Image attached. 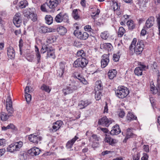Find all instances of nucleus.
<instances>
[{
	"instance_id": "3c124183",
	"label": "nucleus",
	"mask_w": 160,
	"mask_h": 160,
	"mask_svg": "<svg viewBox=\"0 0 160 160\" xmlns=\"http://www.w3.org/2000/svg\"><path fill=\"white\" fill-rule=\"evenodd\" d=\"M95 98L97 100H99L101 97V93L100 91H96L95 92Z\"/></svg>"
},
{
	"instance_id": "4c0bfd02",
	"label": "nucleus",
	"mask_w": 160,
	"mask_h": 160,
	"mask_svg": "<svg viewBox=\"0 0 160 160\" xmlns=\"http://www.w3.org/2000/svg\"><path fill=\"white\" fill-rule=\"evenodd\" d=\"M102 86L100 81L97 82L95 88V91H100L102 89Z\"/></svg>"
},
{
	"instance_id": "ea45409f",
	"label": "nucleus",
	"mask_w": 160,
	"mask_h": 160,
	"mask_svg": "<svg viewBox=\"0 0 160 160\" xmlns=\"http://www.w3.org/2000/svg\"><path fill=\"white\" fill-rule=\"evenodd\" d=\"M151 91L153 94H156L158 92V89H159V87L158 86V88L155 87V86L153 83H151Z\"/></svg>"
},
{
	"instance_id": "4be33fe9",
	"label": "nucleus",
	"mask_w": 160,
	"mask_h": 160,
	"mask_svg": "<svg viewBox=\"0 0 160 160\" xmlns=\"http://www.w3.org/2000/svg\"><path fill=\"white\" fill-rule=\"evenodd\" d=\"M62 124V121H57L52 126V132H54L60 128Z\"/></svg>"
},
{
	"instance_id": "dca6fc26",
	"label": "nucleus",
	"mask_w": 160,
	"mask_h": 160,
	"mask_svg": "<svg viewBox=\"0 0 160 160\" xmlns=\"http://www.w3.org/2000/svg\"><path fill=\"white\" fill-rule=\"evenodd\" d=\"M65 69V65L63 63L61 62L59 64V68L57 70L58 75L61 77L63 74Z\"/></svg>"
},
{
	"instance_id": "6ab92c4d",
	"label": "nucleus",
	"mask_w": 160,
	"mask_h": 160,
	"mask_svg": "<svg viewBox=\"0 0 160 160\" xmlns=\"http://www.w3.org/2000/svg\"><path fill=\"white\" fill-rule=\"evenodd\" d=\"M121 132V130L118 125H116L112 128V130L110 132L111 135H118Z\"/></svg>"
},
{
	"instance_id": "a878e982",
	"label": "nucleus",
	"mask_w": 160,
	"mask_h": 160,
	"mask_svg": "<svg viewBox=\"0 0 160 160\" xmlns=\"http://www.w3.org/2000/svg\"><path fill=\"white\" fill-rule=\"evenodd\" d=\"M91 103V102L88 100L81 101L79 104V106L80 108H83L87 107Z\"/></svg>"
},
{
	"instance_id": "aec40b11",
	"label": "nucleus",
	"mask_w": 160,
	"mask_h": 160,
	"mask_svg": "<svg viewBox=\"0 0 160 160\" xmlns=\"http://www.w3.org/2000/svg\"><path fill=\"white\" fill-rule=\"evenodd\" d=\"M100 139L99 137L95 134H93L92 135L91 137L89 139L90 142L95 143V145L96 144L98 145V143L97 142Z\"/></svg>"
},
{
	"instance_id": "79ce46f5",
	"label": "nucleus",
	"mask_w": 160,
	"mask_h": 160,
	"mask_svg": "<svg viewBox=\"0 0 160 160\" xmlns=\"http://www.w3.org/2000/svg\"><path fill=\"white\" fill-rule=\"evenodd\" d=\"M14 144L17 151H19L20 149L22 148L23 144L22 142L21 141L16 142Z\"/></svg>"
},
{
	"instance_id": "13d9d810",
	"label": "nucleus",
	"mask_w": 160,
	"mask_h": 160,
	"mask_svg": "<svg viewBox=\"0 0 160 160\" xmlns=\"http://www.w3.org/2000/svg\"><path fill=\"white\" fill-rule=\"evenodd\" d=\"M120 56L118 54H114L113 55V58L115 62H117L119 60Z\"/></svg>"
},
{
	"instance_id": "864d4df0",
	"label": "nucleus",
	"mask_w": 160,
	"mask_h": 160,
	"mask_svg": "<svg viewBox=\"0 0 160 160\" xmlns=\"http://www.w3.org/2000/svg\"><path fill=\"white\" fill-rule=\"evenodd\" d=\"M8 96L7 97L6 101V105H12V102L11 97L10 96V93H8Z\"/></svg>"
},
{
	"instance_id": "5701e85b",
	"label": "nucleus",
	"mask_w": 160,
	"mask_h": 160,
	"mask_svg": "<svg viewBox=\"0 0 160 160\" xmlns=\"http://www.w3.org/2000/svg\"><path fill=\"white\" fill-rule=\"evenodd\" d=\"M38 31L41 33H45L51 31L50 28H48L44 26H41L38 28Z\"/></svg>"
},
{
	"instance_id": "a19ab883",
	"label": "nucleus",
	"mask_w": 160,
	"mask_h": 160,
	"mask_svg": "<svg viewBox=\"0 0 160 160\" xmlns=\"http://www.w3.org/2000/svg\"><path fill=\"white\" fill-rule=\"evenodd\" d=\"M127 118L128 120H136L137 117L135 116L132 112H128L127 115Z\"/></svg>"
},
{
	"instance_id": "a18cd8bd",
	"label": "nucleus",
	"mask_w": 160,
	"mask_h": 160,
	"mask_svg": "<svg viewBox=\"0 0 160 160\" xmlns=\"http://www.w3.org/2000/svg\"><path fill=\"white\" fill-rule=\"evenodd\" d=\"M41 89L45 92L49 93L51 89V88H50L49 86H48L44 84H43L41 87Z\"/></svg>"
},
{
	"instance_id": "423d86ee",
	"label": "nucleus",
	"mask_w": 160,
	"mask_h": 160,
	"mask_svg": "<svg viewBox=\"0 0 160 160\" xmlns=\"http://www.w3.org/2000/svg\"><path fill=\"white\" fill-rule=\"evenodd\" d=\"M24 16L28 18H30L33 21L35 22L37 20V16L36 14L31 11L30 8L25 9L23 11Z\"/></svg>"
},
{
	"instance_id": "20e7f679",
	"label": "nucleus",
	"mask_w": 160,
	"mask_h": 160,
	"mask_svg": "<svg viewBox=\"0 0 160 160\" xmlns=\"http://www.w3.org/2000/svg\"><path fill=\"white\" fill-rule=\"evenodd\" d=\"M88 63V61L86 58H78L73 64L75 68L80 67L82 68L85 67Z\"/></svg>"
},
{
	"instance_id": "cd10ccee",
	"label": "nucleus",
	"mask_w": 160,
	"mask_h": 160,
	"mask_svg": "<svg viewBox=\"0 0 160 160\" xmlns=\"http://www.w3.org/2000/svg\"><path fill=\"white\" fill-rule=\"evenodd\" d=\"M57 30L59 34L62 35H64L67 32V29L63 26L58 28Z\"/></svg>"
},
{
	"instance_id": "052dcab7",
	"label": "nucleus",
	"mask_w": 160,
	"mask_h": 160,
	"mask_svg": "<svg viewBox=\"0 0 160 160\" xmlns=\"http://www.w3.org/2000/svg\"><path fill=\"white\" fill-rule=\"evenodd\" d=\"M34 57L33 55L30 54L27 56V59L28 61L30 62H32L34 59Z\"/></svg>"
},
{
	"instance_id": "c85d7f7f",
	"label": "nucleus",
	"mask_w": 160,
	"mask_h": 160,
	"mask_svg": "<svg viewBox=\"0 0 160 160\" xmlns=\"http://www.w3.org/2000/svg\"><path fill=\"white\" fill-rule=\"evenodd\" d=\"M50 57L52 58H55L54 50L52 47L47 52V58Z\"/></svg>"
},
{
	"instance_id": "37998d69",
	"label": "nucleus",
	"mask_w": 160,
	"mask_h": 160,
	"mask_svg": "<svg viewBox=\"0 0 160 160\" xmlns=\"http://www.w3.org/2000/svg\"><path fill=\"white\" fill-rule=\"evenodd\" d=\"M6 108L9 114L12 115L14 112L12 105H6Z\"/></svg>"
},
{
	"instance_id": "680f3d73",
	"label": "nucleus",
	"mask_w": 160,
	"mask_h": 160,
	"mask_svg": "<svg viewBox=\"0 0 160 160\" xmlns=\"http://www.w3.org/2000/svg\"><path fill=\"white\" fill-rule=\"evenodd\" d=\"M98 129L99 130H101L103 132L106 133V134L108 133H108L109 131L108 130V129L106 128L99 127V128H98Z\"/></svg>"
},
{
	"instance_id": "4468645a",
	"label": "nucleus",
	"mask_w": 160,
	"mask_h": 160,
	"mask_svg": "<svg viewBox=\"0 0 160 160\" xmlns=\"http://www.w3.org/2000/svg\"><path fill=\"white\" fill-rule=\"evenodd\" d=\"M40 150L39 148L34 147L28 150V153L32 156L38 155L40 153Z\"/></svg>"
},
{
	"instance_id": "c756f323",
	"label": "nucleus",
	"mask_w": 160,
	"mask_h": 160,
	"mask_svg": "<svg viewBox=\"0 0 160 160\" xmlns=\"http://www.w3.org/2000/svg\"><path fill=\"white\" fill-rule=\"evenodd\" d=\"M7 151L11 152H14L17 151L14 143L10 145L7 148Z\"/></svg>"
},
{
	"instance_id": "bb28decb",
	"label": "nucleus",
	"mask_w": 160,
	"mask_h": 160,
	"mask_svg": "<svg viewBox=\"0 0 160 160\" xmlns=\"http://www.w3.org/2000/svg\"><path fill=\"white\" fill-rule=\"evenodd\" d=\"M117 73V72L116 70H110L108 73V76L109 78L111 79H112L115 77Z\"/></svg>"
},
{
	"instance_id": "9b49d317",
	"label": "nucleus",
	"mask_w": 160,
	"mask_h": 160,
	"mask_svg": "<svg viewBox=\"0 0 160 160\" xmlns=\"http://www.w3.org/2000/svg\"><path fill=\"white\" fill-rule=\"evenodd\" d=\"M101 61V65L102 68H104L108 64L109 62V55L108 54H104L102 56Z\"/></svg>"
},
{
	"instance_id": "4d7b16f0",
	"label": "nucleus",
	"mask_w": 160,
	"mask_h": 160,
	"mask_svg": "<svg viewBox=\"0 0 160 160\" xmlns=\"http://www.w3.org/2000/svg\"><path fill=\"white\" fill-rule=\"evenodd\" d=\"M55 39L52 37H50L48 38L47 40V42L48 43H53L55 41Z\"/></svg>"
},
{
	"instance_id": "c9c22d12",
	"label": "nucleus",
	"mask_w": 160,
	"mask_h": 160,
	"mask_svg": "<svg viewBox=\"0 0 160 160\" xmlns=\"http://www.w3.org/2000/svg\"><path fill=\"white\" fill-rule=\"evenodd\" d=\"M46 23L48 25H50L53 22L52 17L50 15H47L45 18Z\"/></svg>"
},
{
	"instance_id": "7c9ffc66",
	"label": "nucleus",
	"mask_w": 160,
	"mask_h": 160,
	"mask_svg": "<svg viewBox=\"0 0 160 160\" xmlns=\"http://www.w3.org/2000/svg\"><path fill=\"white\" fill-rule=\"evenodd\" d=\"M76 57L78 58H86V53L82 50L78 51L77 52Z\"/></svg>"
},
{
	"instance_id": "8fccbe9b",
	"label": "nucleus",
	"mask_w": 160,
	"mask_h": 160,
	"mask_svg": "<svg viewBox=\"0 0 160 160\" xmlns=\"http://www.w3.org/2000/svg\"><path fill=\"white\" fill-rule=\"evenodd\" d=\"M125 32V30L122 27H120L119 28L118 32V35L121 37L122 36Z\"/></svg>"
},
{
	"instance_id": "6e6552de",
	"label": "nucleus",
	"mask_w": 160,
	"mask_h": 160,
	"mask_svg": "<svg viewBox=\"0 0 160 160\" xmlns=\"http://www.w3.org/2000/svg\"><path fill=\"white\" fill-rule=\"evenodd\" d=\"M34 134H31L29 136V141L33 142L35 144H37L42 139L41 137Z\"/></svg>"
},
{
	"instance_id": "6e6d98bb",
	"label": "nucleus",
	"mask_w": 160,
	"mask_h": 160,
	"mask_svg": "<svg viewBox=\"0 0 160 160\" xmlns=\"http://www.w3.org/2000/svg\"><path fill=\"white\" fill-rule=\"evenodd\" d=\"M25 96L27 102L29 103L31 100V95L29 94H25Z\"/></svg>"
},
{
	"instance_id": "0e129e2a",
	"label": "nucleus",
	"mask_w": 160,
	"mask_h": 160,
	"mask_svg": "<svg viewBox=\"0 0 160 160\" xmlns=\"http://www.w3.org/2000/svg\"><path fill=\"white\" fill-rule=\"evenodd\" d=\"M157 21L159 32V34L160 36V18L159 17L157 18Z\"/></svg>"
},
{
	"instance_id": "603ef678",
	"label": "nucleus",
	"mask_w": 160,
	"mask_h": 160,
	"mask_svg": "<svg viewBox=\"0 0 160 160\" xmlns=\"http://www.w3.org/2000/svg\"><path fill=\"white\" fill-rule=\"evenodd\" d=\"M135 135L131 131V130L128 129L127 130L126 136L130 138H132Z\"/></svg>"
},
{
	"instance_id": "72a5a7b5",
	"label": "nucleus",
	"mask_w": 160,
	"mask_h": 160,
	"mask_svg": "<svg viewBox=\"0 0 160 160\" xmlns=\"http://www.w3.org/2000/svg\"><path fill=\"white\" fill-rule=\"evenodd\" d=\"M51 47L49 46L48 45H43L42 46L41 52L42 53H44L46 52H47Z\"/></svg>"
},
{
	"instance_id": "ddd939ff",
	"label": "nucleus",
	"mask_w": 160,
	"mask_h": 160,
	"mask_svg": "<svg viewBox=\"0 0 160 160\" xmlns=\"http://www.w3.org/2000/svg\"><path fill=\"white\" fill-rule=\"evenodd\" d=\"M105 136L104 141L105 142L108 143L109 144L113 145L117 142V140L111 138L109 135L105 134Z\"/></svg>"
},
{
	"instance_id": "39448f33",
	"label": "nucleus",
	"mask_w": 160,
	"mask_h": 160,
	"mask_svg": "<svg viewBox=\"0 0 160 160\" xmlns=\"http://www.w3.org/2000/svg\"><path fill=\"white\" fill-rule=\"evenodd\" d=\"M78 82H75L74 83H72L69 85L65 88L63 89V92L65 95L69 94L72 93L75 90H77L79 87L77 85Z\"/></svg>"
},
{
	"instance_id": "393cba45",
	"label": "nucleus",
	"mask_w": 160,
	"mask_h": 160,
	"mask_svg": "<svg viewBox=\"0 0 160 160\" xmlns=\"http://www.w3.org/2000/svg\"><path fill=\"white\" fill-rule=\"evenodd\" d=\"M112 47V46L110 43H103L100 45V48L101 49H105L109 50L111 49Z\"/></svg>"
},
{
	"instance_id": "c03bdc74",
	"label": "nucleus",
	"mask_w": 160,
	"mask_h": 160,
	"mask_svg": "<svg viewBox=\"0 0 160 160\" xmlns=\"http://www.w3.org/2000/svg\"><path fill=\"white\" fill-rule=\"evenodd\" d=\"M19 157L21 160H26L27 158L26 152L24 151L21 152Z\"/></svg>"
},
{
	"instance_id": "5fc2aeb1",
	"label": "nucleus",
	"mask_w": 160,
	"mask_h": 160,
	"mask_svg": "<svg viewBox=\"0 0 160 160\" xmlns=\"http://www.w3.org/2000/svg\"><path fill=\"white\" fill-rule=\"evenodd\" d=\"M48 8L47 7L46 5V2L45 3L43 4L41 7V9L42 11L43 12H46L47 11V9Z\"/></svg>"
},
{
	"instance_id": "1a4fd4ad",
	"label": "nucleus",
	"mask_w": 160,
	"mask_h": 160,
	"mask_svg": "<svg viewBox=\"0 0 160 160\" xmlns=\"http://www.w3.org/2000/svg\"><path fill=\"white\" fill-rule=\"evenodd\" d=\"M13 22L17 27H19L20 26V23L22 22V18L20 13H17L14 16Z\"/></svg>"
},
{
	"instance_id": "58836bf2",
	"label": "nucleus",
	"mask_w": 160,
	"mask_h": 160,
	"mask_svg": "<svg viewBox=\"0 0 160 160\" xmlns=\"http://www.w3.org/2000/svg\"><path fill=\"white\" fill-rule=\"evenodd\" d=\"M127 24L128 26L129 29L132 30L135 28V25L133 23V21L132 20H128L127 21Z\"/></svg>"
},
{
	"instance_id": "b1692460",
	"label": "nucleus",
	"mask_w": 160,
	"mask_h": 160,
	"mask_svg": "<svg viewBox=\"0 0 160 160\" xmlns=\"http://www.w3.org/2000/svg\"><path fill=\"white\" fill-rule=\"evenodd\" d=\"M35 52L36 56L37 59V63H39L41 62V55L39 51V49L36 46H35Z\"/></svg>"
},
{
	"instance_id": "49530a36",
	"label": "nucleus",
	"mask_w": 160,
	"mask_h": 160,
	"mask_svg": "<svg viewBox=\"0 0 160 160\" xmlns=\"http://www.w3.org/2000/svg\"><path fill=\"white\" fill-rule=\"evenodd\" d=\"M72 16L73 18L75 20H77L79 18V16L78 15L77 9H75L73 11L72 13Z\"/></svg>"
},
{
	"instance_id": "7ed1b4c3",
	"label": "nucleus",
	"mask_w": 160,
	"mask_h": 160,
	"mask_svg": "<svg viewBox=\"0 0 160 160\" xmlns=\"http://www.w3.org/2000/svg\"><path fill=\"white\" fill-rule=\"evenodd\" d=\"M55 20L58 23L63 22L68 23L69 22L67 14L63 12H61L57 14L55 18Z\"/></svg>"
},
{
	"instance_id": "2eb2a0df",
	"label": "nucleus",
	"mask_w": 160,
	"mask_h": 160,
	"mask_svg": "<svg viewBox=\"0 0 160 160\" xmlns=\"http://www.w3.org/2000/svg\"><path fill=\"white\" fill-rule=\"evenodd\" d=\"M146 66L144 65H141L140 66L136 68L134 70V73L136 75L138 76L142 75V71L144 70Z\"/></svg>"
},
{
	"instance_id": "69168bd1",
	"label": "nucleus",
	"mask_w": 160,
	"mask_h": 160,
	"mask_svg": "<svg viewBox=\"0 0 160 160\" xmlns=\"http://www.w3.org/2000/svg\"><path fill=\"white\" fill-rule=\"evenodd\" d=\"M148 156L146 153H144L143 154V156L141 158L142 160H148Z\"/></svg>"
},
{
	"instance_id": "a211bd4d",
	"label": "nucleus",
	"mask_w": 160,
	"mask_h": 160,
	"mask_svg": "<svg viewBox=\"0 0 160 160\" xmlns=\"http://www.w3.org/2000/svg\"><path fill=\"white\" fill-rule=\"evenodd\" d=\"M7 55L10 58L13 59L15 56V52L14 48L12 47H9L7 49Z\"/></svg>"
},
{
	"instance_id": "9d476101",
	"label": "nucleus",
	"mask_w": 160,
	"mask_h": 160,
	"mask_svg": "<svg viewBox=\"0 0 160 160\" xmlns=\"http://www.w3.org/2000/svg\"><path fill=\"white\" fill-rule=\"evenodd\" d=\"M46 2L47 6L50 9L55 8L59 4L58 0H47Z\"/></svg>"
},
{
	"instance_id": "de8ad7c7",
	"label": "nucleus",
	"mask_w": 160,
	"mask_h": 160,
	"mask_svg": "<svg viewBox=\"0 0 160 160\" xmlns=\"http://www.w3.org/2000/svg\"><path fill=\"white\" fill-rule=\"evenodd\" d=\"M109 36V34L107 31H104L102 32L101 34V38L104 39L106 40Z\"/></svg>"
},
{
	"instance_id": "09e8293b",
	"label": "nucleus",
	"mask_w": 160,
	"mask_h": 160,
	"mask_svg": "<svg viewBox=\"0 0 160 160\" xmlns=\"http://www.w3.org/2000/svg\"><path fill=\"white\" fill-rule=\"evenodd\" d=\"M28 5V2L26 0L21 1L19 3V7L21 8H25Z\"/></svg>"
},
{
	"instance_id": "f704fd0d",
	"label": "nucleus",
	"mask_w": 160,
	"mask_h": 160,
	"mask_svg": "<svg viewBox=\"0 0 160 160\" xmlns=\"http://www.w3.org/2000/svg\"><path fill=\"white\" fill-rule=\"evenodd\" d=\"M94 9L95 11H96V12H94L92 13V14L91 16L94 19H95L94 17L97 16V15H98L100 12V10L99 9H97L95 8L94 7L91 8H90V10L91 11H92V9Z\"/></svg>"
},
{
	"instance_id": "f3484780",
	"label": "nucleus",
	"mask_w": 160,
	"mask_h": 160,
	"mask_svg": "<svg viewBox=\"0 0 160 160\" xmlns=\"http://www.w3.org/2000/svg\"><path fill=\"white\" fill-rule=\"evenodd\" d=\"M65 69V65L63 63L61 62L59 64V68L57 70L58 75L61 77L63 74Z\"/></svg>"
},
{
	"instance_id": "f03ea898",
	"label": "nucleus",
	"mask_w": 160,
	"mask_h": 160,
	"mask_svg": "<svg viewBox=\"0 0 160 160\" xmlns=\"http://www.w3.org/2000/svg\"><path fill=\"white\" fill-rule=\"evenodd\" d=\"M115 94L118 98H123L129 94V91L126 87L123 86H119L115 91Z\"/></svg>"
},
{
	"instance_id": "bf43d9fd",
	"label": "nucleus",
	"mask_w": 160,
	"mask_h": 160,
	"mask_svg": "<svg viewBox=\"0 0 160 160\" xmlns=\"http://www.w3.org/2000/svg\"><path fill=\"white\" fill-rule=\"evenodd\" d=\"M84 29L86 31L92 32L93 31V30L92 29L91 26L89 25H86L84 27Z\"/></svg>"
},
{
	"instance_id": "774afa93",
	"label": "nucleus",
	"mask_w": 160,
	"mask_h": 160,
	"mask_svg": "<svg viewBox=\"0 0 160 160\" xmlns=\"http://www.w3.org/2000/svg\"><path fill=\"white\" fill-rule=\"evenodd\" d=\"M140 155L139 154H137V155H135L133 157V160H139L140 158Z\"/></svg>"
},
{
	"instance_id": "e2e57ef3",
	"label": "nucleus",
	"mask_w": 160,
	"mask_h": 160,
	"mask_svg": "<svg viewBox=\"0 0 160 160\" xmlns=\"http://www.w3.org/2000/svg\"><path fill=\"white\" fill-rule=\"evenodd\" d=\"M112 2L113 4V9L114 10H116L118 9V3L116 2V1H112Z\"/></svg>"
},
{
	"instance_id": "f257e3e1",
	"label": "nucleus",
	"mask_w": 160,
	"mask_h": 160,
	"mask_svg": "<svg viewBox=\"0 0 160 160\" xmlns=\"http://www.w3.org/2000/svg\"><path fill=\"white\" fill-rule=\"evenodd\" d=\"M137 39L134 38L129 47L130 51H134L137 55H139L142 52L144 47V42L142 40H138L136 43Z\"/></svg>"
},
{
	"instance_id": "0eeeda50",
	"label": "nucleus",
	"mask_w": 160,
	"mask_h": 160,
	"mask_svg": "<svg viewBox=\"0 0 160 160\" xmlns=\"http://www.w3.org/2000/svg\"><path fill=\"white\" fill-rule=\"evenodd\" d=\"M74 34L78 38L83 40H86L89 36L87 32H81L78 30H75L74 32Z\"/></svg>"
},
{
	"instance_id": "e433bc0d",
	"label": "nucleus",
	"mask_w": 160,
	"mask_h": 160,
	"mask_svg": "<svg viewBox=\"0 0 160 160\" xmlns=\"http://www.w3.org/2000/svg\"><path fill=\"white\" fill-rule=\"evenodd\" d=\"M77 79L83 84L87 85L88 83L87 80L80 74H78L77 76H76Z\"/></svg>"
},
{
	"instance_id": "f8f14e48",
	"label": "nucleus",
	"mask_w": 160,
	"mask_h": 160,
	"mask_svg": "<svg viewBox=\"0 0 160 160\" xmlns=\"http://www.w3.org/2000/svg\"><path fill=\"white\" fill-rule=\"evenodd\" d=\"M154 18L152 16L150 17L147 20L145 26L144 27L145 29H147L151 28L154 24Z\"/></svg>"
},
{
	"instance_id": "412c9836",
	"label": "nucleus",
	"mask_w": 160,
	"mask_h": 160,
	"mask_svg": "<svg viewBox=\"0 0 160 160\" xmlns=\"http://www.w3.org/2000/svg\"><path fill=\"white\" fill-rule=\"evenodd\" d=\"M78 138L77 136L72 139L71 140L69 141L66 144V147L70 149L72 147V145L75 142Z\"/></svg>"
},
{
	"instance_id": "338daca9",
	"label": "nucleus",
	"mask_w": 160,
	"mask_h": 160,
	"mask_svg": "<svg viewBox=\"0 0 160 160\" xmlns=\"http://www.w3.org/2000/svg\"><path fill=\"white\" fill-rule=\"evenodd\" d=\"M124 112L122 110H121L119 112V116L121 118H123L124 116Z\"/></svg>"
},
{
	"instance_id": "473e14b6",
	"label": "nucleus",
	"mask_w": 160,
	"mask_h": 160,
	"mask_svg": "<svg viewBox=\"0 0 160 160\" xmlns=\"http://www.w3.org/2000/svg\"><path fill=\"white\" fill-rule=\"evenodd\" d=\"M111 123V121H98V124L106 127H108Z\"/></svg>"
},
{
	"instance_id": "2f4dec72",
	"label": "nucleus",
	"mask_w": 160,
	"mask_h": 160,
	"mask_svg": "<svg viewBox=\"0 0 160 160\" xmlns=\"http://www.w3.org/2000/svg\"><path fill=\"white\" fill-rule=\"evenodd\" d=\"M12 116L11 115H8L4 112H1L0 115L1 120H7L10 117Z\"/></svg>"
}]
</instances>
